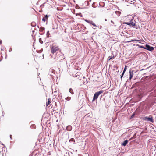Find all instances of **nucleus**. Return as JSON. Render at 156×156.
Instances as JSON below:
<instances>
[{"label": "nucleus", "instance_id": "a878e982", "mask_svg": "<svg viewBox=\"0 0 156 156\" xmlns=\"http://www.w3.org/2000/svg\"><path fill=\"white\" fill-rule=\"evenodd\" d=\"M69 141L70 142L72 141V142H75L74 139L73 138H71V139H70V140H69Z\"/></svg>", "mask_w": 156, "mask_h": 156}, {"label": "nucleus", "instance_id": "f704fd0d", "mask_svg": "<svg viewBox=\"0 0 156 156\" xmlns=\"http://www.w3.org/2000/svg\"><path fill=\"white\" fill-rule=\"evenodd\" d=\"M32 126H34V125H33Z\"/></svg>", "mask_w": 156, "mask_h": 156}, {"label": "nucleus", "instance_id": "f3484780", "mask_svg": "<svg viewBox=\"0 0 156 156\" xmlns=\"http://www.w3.org/2000/svg\"><path fill=\"white\" fill-rule=\"evenodd\" d=\"M39 40L40 43L41 44H43V41L42 40L41 38H39Z\"/></svg>", "mask_w": 156, "mask_h": 156}, {"label": "nucleus", "instance_id": "39448f33", "mask_svg": "<svg viewBox=\"0 0 156 156\" xmlns=\"http://www.w3.org/2000/svg\"><path fill=\"white\" fill-rule=\"evenodd\" d=\"M52 93H54L55 95H57L59 92L58 89L57 88H55L54 89L52 90Z\"/></svg>", "mask_w": 156, "mask_h": 156}, {"label": "nucleus", "instance_id": "412c9836", "mask_svg": "<svg viewBox=\"0 0 156 156\" xmlns=\"http://www.w3.org/2000/svg\"><path fill=\"white\" fill-rule=\"evenodd\" d=\"M50 103V101H49V99H48V101L46 103V106H48L49 105Z\"/></svg>", "mask_w": 156, "mask_h": 156}, {"label": "nucleus", "instance_id": "c756f323", "mask_svg": "<svg viewBox=\"0 0 156 156\" xmlns=\"http://www.w3.org/2000/svg\"><path fill=\"white\" fill-rule=\"evenodd\" d=\"M94 23L92 21H91V22L90 24H91L92 25Z\"/></svg>", "mask_w": 156, "mask_h": 156}, {"label": "nucleus", "instance_id": "f8f14e48", "mask_svg": "<svg viewBox=\"0 0 156 156\" xmlns=\"http://www.w3.org/2000/svg\"><path fill=\"white\" fill-rule=\"evenodd\" d=\"M31 25L33 27H34L36 26V23L34 22H32L31 23Z\"/></svg>", "mask_w": 156, "mask_h": 156}, {"label": "nucleus", "instance_id": "a211bd4d", "mask_svg": "<svg viewBox=\"0 0 156 156\" xmlns=\"http://www.w3.org/2000/svg\"><path fill=\"white\" fill-rule=\"evenodd\" d=\"M46 35L47 36V37L48 38L49 37V35H50L49 32V31H48L47 32V34H46Z\"/></svg>", "mask_w": 156, "mask_h": 156}, {"label": "nucleus", "instance_id": "cd10ccee", "mask_svg": "<svg viewBox=\"0 0 156 156\" xmlns=\"http://www.w3.org/2000/svg\"><path fill=\"white\" fill-rule=\"evenodd\" d=\"M93 26H95V27H96V25H95V23H94L92 24Z\"/></svg>", "mask_w": 156, "mask_h": 156}, {"label": "nucleus", "instance_id": "2eb2a0df", "mask_svg": "<svg viewBox=\"0 0 156 156\" xmlns=\"http://www.w3.org/2000/svg\"><path fill=\"white\" fill-rule=\"evenodd\" d=\"M71 97H68L66 98L65 99L67 101H69L71 99Z\"/></svg>", "mask_w": 156, "mask_h": 156}, {"label": "nucleus", "instance_id": "f257e3e1", "mask_svg": "<svg viewBox=\"0 0 156 156\" xmlns=\"http://www.w3.org/2000/svg\"><path fill=\"white\" fill-rule=\"evenodd\" d=\"M103 92V90H101L99 91H97L94 94L93 99L92 101L93 102L96 100H97L98 96Z\"/></svg>", "mask_w": 156, "mask_h": 156}, {"label": "nucleus", "instance_id": "9b49d317", "mask_svg": "<svg viewBox=\"0 0 156 156\" xmlns=\"http://www.w3.org/2000/svg\"><path fill=\"white\" fill-rule=\"evenodd\" d=\"M128 140H124L123 143H122V145L123 146H125L127 144V143H128Z\"/></svg>", "mask_w": 156, "mask_h": 156}, {"label": "nucleus", "instance_id": "aec40b11", "mask_svg": "<svg viewBox=\"0 0 156 156\" xmlns=\"http://www.w3.org/2000/svg\"><path fill=\"white\" fill-rule=\"evenodd\" d=\"M91 20H85V21L86 22H87V23H90Z\"/></svg>", "mask_w": 156, "mask_h": 156}, {"label": "nucleus", "instance_id": "dca6fc26", "mask_svg": "<svg viewBox=\"0 0 156 156\" xmlns=\"http://www.w3.org/2000/svg\"><path fill=\"white\" fill-rule=\"evenodd\" d=\"M40 29L41 30V31H43L45 29V28L44 27H41L40 28Z\"/></svg>", "mask_w": 156, "mask_h": 156}, {"label": "nucleus", "instance_id": "6ab92c4d", "mask_svg": "<svg viewBox=\"0 0 156 156\" xmlns=\"http://www.w3.org/2000/svg\"><path fill=\"white\" fill-rule=\"evenodd\" d=\"M135 115V113H133L132 115L130 117V119H132L133 118V117H134V116Z\"/></svg>", "mask_w": 156, "mask_h": 156}, {"label": "nucleus", "instance_id": "5701e85b", "mask_svg": "<svg viewBox=\"0 0 156 156\" xmlns=\"http://www.w3.org/2000/svg\"><path fill=\"white\" fill-rule=\"evenodd\" d=\"M127 69V66H125L124 69V70L123 71V72L125 73V71Z\"/></svg>", "mask_w": 156, "mask_h": 156}, {"label": "nucleus", "instance_id": "4be33fe9", "mask_svg": "<svg viewBox=\"0 0 156 156\" xmlns=\"http://www.w3.org/2000/svg\"><path fill=\"white\" fill-rule=\"evenodd\" d=\"M139 47L140 48H144V49H145V46H139Z\"/></svg>", "mask_w": 156, "mask_h": 156}, {"label": "nucleus", "instance_id": "20e7f679", "mask_svg": "<svg viewBox=\"0 0 156 156\" xmlns=\"http://www.w3.org/2000/svg\"><path fill=\"white\" fill-rule=\"evenodd\" d=\"M145 49L149 51H152L154 50V48L152 46H150L149 45H145Z\"/></svg>", "mask_w": 156, "mask_h": 156}, {"label": "nucleus", "instance_id": "0eeeda50", "mask_svg": "<svg viewBox=\"0 0 156 156\" xmlns=\"http://www.w3.org/2000/svg\"><path fill=\"white\" fill-rule=\"evenodd\" d=\"M63 56V55L62 53H61L60 56H59V58L57 57L56 60L60 61L61 60L64 58Z\"/></svg>", "mask_w": 156, "mask_h": 156}, {"label": "nucleus", "instance_id": "393cba45", "mask_svg": "<svg viewBox=\"0 0 156 156\" xmlns=\"http://www.w3.org/2000/svg\"><path fill=\"white\" fill-rule=\"evenodd\" d=\"M124 73H124V72H122V74H121V77H120V78H121V79L122 78V77H123V75H124Z\"/></svg>", "mask_w": 156, "mask_h": 156}, {"label": "nucleus", "instance_id": "1a4fd4ad", "mask_svg": "<svg viewBox=\"0 0 156 156\" xmlns=\"http://www.w3.org/2000/svg\"><path fill=\"white\" fill-rule=\"evenodd\" d=\"M48 16L47 15H46L44 17V18H43L42 19V20L44 22H45V20H47L48 18Z\"/></svg>", "mask_w": 156, "mask_h": 156}, {"label": "nucleus", "instance_id": "c85d7f7f", "mask_svg": "<svg viewBox=\"0 0 156 156\" xmlns=\"http://www.w3.org/2000/svg\"><path fill=\"white\" fill-rule=\"evenodd\" d=\"M12 50V49L11 48L9 50V51L10 52Z\"/></svg>", "mask_w": 156, "mask_h": 156}, {"label": "nucleus", "instance_id": "6e6552de", "mask_svg": "<svg viewBox=\"0 0 156 156\" xmlns=\"http://www.w3.org/2000/svg\"><path fill=\"white\" fill-rule=\"evenodd\" d=\"M146 119L148 121H150L152 123H153L154 122L152 117H146Z\"/></svg>", "mask_w": 156, "mask_h": 156}, {"label": "nucleus", "instance_id": "72a5a7b5", "mask_svg": "<svg viewBox=\"0 0 156 156\" xmlns=\"http://www.w3.org/2000/svg\"><path fill=\"white\" fill-rule=\"evenodd\" d=\"M105 21H107V20H106V19H105Z\"/></svg>", "mask_w": 156, "mask_h": 156}, {"label": "nucleus", "instance_id": "4468645a", "mask_svg": "<svg viewBox=\"0 0 156 156\" xmlns=\"http://www.w3.org/2000/svg\"><path fill=\"white\" fill-rule=\"evenodd\" d=\"M139 40H132L130 41H127L128 42H131L132 41H138Z\"/></svg>", "mask_w": 156, "mask_h": 156}, {"label": "nucleus", "instance_id": "b1692460", "mask_svg": "<svg viewBox=\"0 0 156 156\" xmlns=\"http://www.w3.org/2000/svg\"><path fill=\"white\" fill-rule=\"evenodd\" d=\"M95 2H94L92 4V6L93 7L95 8L96 7V6L95 5Z\"/></svg>", "mask_w": 156, "mask_h": 156}, {"label": "nucleus", "instance_id": "c9c22d12", "mask_svg": "<svg viewBox=\"0 0 156 156\" xmlns=\"http://www.w3.org/2000/svg\"><path fill=\"white\" fill-rule=\"evenodd\" d=\"M90 1H91V0H90Z\"/></svg>", "mask_w": 156, "mask_h": 156}, {"label": "nucleus", "instance_id": "423d86ee", "mask_svg": "<svg viewBox=\"0 0 156 156\" xmlns=\"http://www.w3.org/2000/svg\"><path fill=\"white\" fill-rule=\"evenodd\" d=\"M129 80H130L133 77V70L130 69L129 70Z\"/></svg>", "mask_w": 156, "mask_h": 156}, {"label": "nucleus", "instance_id": "bb28decb", "mask_svg": "<svg viewBox=\"0 0 156 156\" xmlns=\"http://www.w3.org/2000/svg\"><path fill=\"white\" fill-rule=\"evenodd\" d=\"M114 56L113 57V58L114 57ZM112 58V57H111V56H109L108 57V61H109Z\"/></svg>", "mask_w": 156, "mask_h": 156}, {"label": "nucleus", "instance_id": "f03ea898", "mask_svg": "<svg viewBox=\"0 0 156 156\" xmlns=\"http://www.w3.org/2000/svg\"><path fill=\"white\" fill-rule=\"evenodd\" d=\"M51 50L52 54L53 55H54L56 53L57 51H59V48L57 46H53L51 47Z\"/></svg>", "mask_w": 156, "mask_h": 156}, {"label": "nucleus", "instance_id": "7c9ffc66", "mask_svg": "<svg viewBox=\"0 0 156 156\" xmlns=\"http://www.w3.org/2000/svg\"><path fill=\"white\" fill-rule=\"evenodd\" d=\"M10 138L11 140H12V135H10Z\"/></svg>", "mask_w": 156, "mask_h": 156}, {"label": "nucleus", "instance_id": "2f4dec72", "mask_svg": "<svg viewBox=\"0 0 156 156\" xmlns=\"http://www.w3.org/2000/svg\"><path fill=\"white\" fill-rule=\"evenodd\" d=\"M2 40H0V44H1L2 43Z\"/></svg>", "mask_w": 156, "mask_h": 156}, {"label": "nucleus", "instance_id": "473e14b6", "mask_svg": "<svg viewBox=\"0 0 156 156\" xmlns=\"http://www.w3.org/2000/svg\"><path fill=\"white\" fill-rule=\"evenodd\" d=\"M50 55L52 57H53V56L51 54H50Z\"/></svg>", "mask_w": 156, "mask_h": 156}, {"label": "nucleus", "instance_id": "9d476101", "mask_svg": "<svg viewBox=\"0 0 156 156\" xmlns=\"http://www.w3.org/2000/svg\"><path fill=\"white\" fill-rule=\"evenodd\" d=\"M72 129V127L71 126H68L66 127V129L69 131H70Z\"/></svg>", "mask_w": 156, "mask_h": 156}, {"label": "nucleus", "instance_id": "ddd939ff", "mask_svg": "<svg viewBox=\"0 0 156 156\" xmlns=\"http://www.w3.org/2000/svg\"><path fill=\"white\" fill-rule=\"evenodd\" d=\"M69 91L70 93H71L72 94H74V92L73 91V90L72 88H70L69 89Z\"/></svg>", "mask_w": 156, "mask_h": 156}, {"label": "nucleus", "instance_id": "7ed1b4c3", "mask_svg": "<svg viewBox=\"0 0 156 156\" xmlns=\"http://www.w3.org/2000/svg\"><path fill=\"white\" fill-rule=\"evenodd\" d=\"M123 23L132 27L135 26L136 24L135 21L133 20V19L131 20L129 22H124Z\"/></svg>", "mask_w": 156, "mask_h": 156}]
</instances>
